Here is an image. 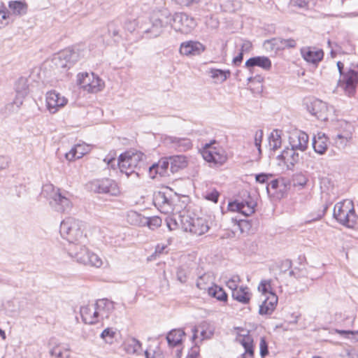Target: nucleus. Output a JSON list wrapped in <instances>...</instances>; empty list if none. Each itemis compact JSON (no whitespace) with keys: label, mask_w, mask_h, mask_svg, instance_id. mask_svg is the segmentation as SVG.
I'll list each match as a JSON object with an SVG mask.
<instances>
[{"label":"nucleus","mask_w":358,"mask_h":358,"mask_svg":"<svg viewBox=\"0 0 358 358\" xmlns=\"http://www.w3.org/2000/svg\"><path fill=\"white\" fill-rule=\"evenodd\" d=\"M83 229L84 225L81 221L69 217L61 222L59 233L61 236L69 242L70 246L85 242L86 236L83 234Z\"/></svg>","instance_id":"f257e3e1"},{"label":"nucleus","mask_w":358,"mask_h":358,"mask_svg":"<svg viewBox=\"0 0 358 358\" xmlns=\"http://www.w3.org/2000/svg\"><path fill=\"white\" fill-rule=\"evenodd\" d=\"M143 154L141 152L128 151L121 154L118 159V166L120 171L129 176L138 178V170L143 164Z\"/></svg>","instance_id":"f03ea898"},{"label":"nucleus","mask_w":358,"mask_h":358,"mask_svg":"<svg viewBox=\"0 0 358 358\" xmlns=\"http://www.w3.org/2000/svg\"><path fill=\"white\" fill-rule=\"evenodd\" d=\"M83 50L79 48H67L54 55L52 67L57 70L69 69L71 66L84 56Z\"/></svg>","instance_id":"7ed1b4c3"},{"label":"nucleus","mask_w":358,"mask_h":358,"mask_svg":"<svg viewBox=\"0 0 358 358\" xmlns=\"http://www.w3.org/2000/svg\"><path fill=\"white\" fill-rule=\"evenodd\" d=\"M334 217L341 224L352 228L357 224V215L351 201L337 203L334 209Z\"/></svg>","instance_id":"20e7f679"},{"label":"nucleus","mask_w":358,"mask_h":358,"mask_svg":"<svg viewBox=\"0 0 358 358\" xmlns=\"http://www.w3.org/2000/svg\"><path fill=\"white\" fill-rule=\"evenodd\" d=\"M51 190V192H43L46 195L50 207L59 213L68 212L72 207L69 198L63 195L59 189H55L52 185L45 187V192Z\"/></svg>","instance_id":"39448f33"},{"label":"nucleus","mask_w":358,"mask_h":358,"mask_svg":"<svg viewBox=\"0 0 358 358\" xmlns=\"http://www.w3.org/2000/svg\"><path fill=\"white\" fill-rule=\"evenodd\" d=\"M180 221L181 227L185 231H189L197 236L205 234L209 229L208 222L203 217H192L184 213L180 215Z\"/></svg>","instance_id":"423d86ee"},{"label":"nucleus","mask_w":358,"mask_h":358,"mask_svg":"<svg viewBox=\"0 0 358 358\" xmlns=\"http://www.w3.org/2000/svg\"><path fill=\"white\" fill-rule=\"evenodd\" d=\"M170 19L171 13L167 10L154 13L150 19L151 27L145 28L144 31L149 34L150 37H157L162 33L164 27L170 25Z\"/></svg>","instance_id":"0eeeda50"},{"label":"nucleus","mask_w":358,"mask_h":358,"mask_svg":"<svg viewBox=\"0 0 358 358\" xmlns=\"http://www.w3.org/2000/svg\"><path fill=\"white\" fill-rule=\"evenodd\" d=\"M87 186L90 191L94 193L117 196L120 192L117 183L110 178L94 180L90 182Z\"/></svg>","instance_id":"6e6552de"},{"label":"nucleus","mask_w":358,"mask_h":358,"mask_svg":"<svg viewBox=\"0 0 358 358\" xmlns=\"http://www.w3.org/2000/svg\"><path fill=\"white\" fill-rule=\"evenodd\" d=\"M170 25L176 31L184 34H188L195 28V20L185 13H176L171 15Z\"/></svg>","instance_id":"1a4fd4ad"},{"label":"nucleus","mask_w":358,"mask_h":358,"mask_svg":"<svg viewBox=\"0 0 358 358\" xmlns=\"http://www.w3.org/2000/svg\"><path fill=\"white\" fill-rule=\"evenodd\" d=\"M78 84L80 87L90 93H96L102 90L104 83L93 73H82L78 75Z\"/></svg>","instance_id":"9d476101"},{"label":"nucleus","mask_w":358,"mask_h":358,"mask_svg":"<svg viewBox=\"0 0 358 358\" xmlns=\"http://www.w3.org/2000/svg\"><path fill=\"white\" fill-rule=\"evenodd\" d=\"M215 143V141L206 143L201 150V155L206 162L215 166H221L225 163L227 157L221 148L213 146Z\"/></svg>","instance_id":"9b49d317"},{"label":"nucleus","mask_w":358,"mask_h":358,"mask_svg":"<svg viewBox=\"0 0 358 358\" xmlns=\"http://www.w3.org/2000/svg\"><path fill=\"white\" fill-rule=\"evenodd\" d=\"M357 84L358 72L348 69L338 80V87L341 88L346 95L352 96L356 92Z\"/></svg>","instance_id":"f8f14e48"},{"label":"nucleus","mask_w":358,"mask_h":358,"mask_svg":"<svg viewBox=\"0 0 358 358\" xmlns=\"http://www.w3.org/2000/svg\"><path fill=\"white\" fill-rule=\"evenodd\" d=\"M288 140L290 146L299 151L304 152L308 148L309 136L304 131L292 130L289 132Z\"/></svg>","instance_id":"ddd939ff"},{"label":"nucleus","mask_w":358,"mask_h":358,"mask_svg":"<svg viewBox=\"0 0 358 358\" xmlns=\"http://www.w3.org/2000/svg\"><path fill=\"white\" fill-rule=\"evenodd\" d=\"M248 199L244 201L235 200L229 203V210L241 213L248 217L253 214L255 211L256 202L252 200L248 193H247Z\"/></svg>","instance_id":"4468645a"},{"label":"nucleus","mask_w":358,"mask_h":358,"mask_svg":"<svg viewBox=\"0 0 358 358\" xmlns=\"http://www.w3.org/2000/svg\"><path fill=\"white\" fill-rule=\"evenodd\" d=\"M206 50L203 44L197 41H187L182 42L179 48V52L185 56H196L201 55Z\"/></svg>","instance_id":"2eb2a0df"},{"label":"nucleus","mask_w":358,"mask_h":358,"mask_svg":"<svg viewBox=\"0 0 358 358\" xmlns=\"http://www.w3.org/2000/svg\"><path fill=\"white\" fill-rule=\"evenodd\" d=\"M164 143L171 148L179 152H185L192 147V141L186 137L166 136Z\"/></svg>","instance_id":"dca6fc26"},{"label":"nucleus","mask_w":358,"mask_h":358,"mask_svg":"<svg viewBox=\"0 0 358 358\" xmlns=\"http://www.w3.org/2000/svg\"><path fill=\"white\" fill-rule=\"evenodd\" d=\"M67 99L62 96L56 91L48 92L46 94V103L48 110L51 113H55L60 108L64 106Z\"/></svg>","instance_id":"f3484780"},{"label":"nucleus","mask_w":358,"mask_h":358,"mask_svg":"<svg viewBox=\"0 0 358 358\" xmlns=\"http://www.w3.org/2000/svg\"><path fill=\"white\" fill-rule=\"evenodd\" d=\"M153 202L155 206L164 214L170 213L173 210V201L164 192H158L155 193Z\"/></svg>","instance_id":"a211bd4d"},{"label":"nucleus","mask_w":358,"mask_h":358,"mask_svg":"<svg viewBox=\"0 0 358 358\" xmlns=\"http://www.w3.org/2000/svg\"><path fill=\"white\" fill-rule=\"evenodd\" d=\"M94 304L99 322L108 319L114 310V303L107 299H99Z\"/></svg>","instance_id":"6ab92c4d"},{"label":"nucleus","mask_w":358,"mask_h":358,"mask_svg":"<svg viewBox=\"0 0 358 358\" xmlns=\"http://www.w3.org/2000/svg\"><path fill=\"white\" fill-rule=\"evenodd\" d=\"M266 48L271 50H284L285 48H293L296 45V42L293 38H273L265 42Z\"/></svg>","instance_id":"aec40b11"},{"label":"nucleus","mask_w":358,"mask_h":358,"mask_svg":"<svg viewBox=\"0 0 358 358\" xmlns=\"http://www.w3.org/2000/svg\"><path fill=\"white\" fill-rule=\"evenodd\" d=\"M303 58L308 62L317 64L324 57V52L316 48H303L301 50Z\"/></svg>","instance_id":"412c9836"},{"label":"nucleus","mask_w":358,"mask_h":358,"mask_svg":"<svg viewBox=\"0 0 358 358\" xmlns=\"http://www.w3.org/2000/svg\"><path fill=\"white\" fill-rule=\"evenodd\" d=\"M80 315L85 324H94L99 322L95 304H88L80 308Z\"/></svg>","instance_id":"4be33fe9"},{"label":"nucleus","mask_w":358,"mask_h":358,"mask_svg":"<svg viewBox=\"0 0 358 358\" xmlns=\"http://www.w3.org/2000/svg\"><path fill=\"white\" fill-rule=\"evenodd\" d=\"M69 255L74 258L78 262L83 264V259L84 257H87L90 252L83 245V243H79L76 244L70 245L67 248Z\"/></svg>","instance_id":"5701e85b"},{"label":"nucleus","mask_w":358,"mask_h":358,"mask_svg":"<svg viewBox=\"0 0 358 358\" xmlns=\"http://www.w3.org/2000/svg\"><path fill=\"white\" fill-rule=\"evenodd\" d=\"M278 301L277 295L275 293H271V295L267 296L259 306V313L260 315H271L275 310Z\"/></svg>","instance_id":"b1692460"},{"label":"nucleus","mask_w":358,"mask_h":358,"mask_svg":"<svg viewBox=\"0 0 358 358\" xmlns=\"http://www.w3.org/2000/svg\"><path fill=\"white\" fill-rule=\"evenodd\" d=\"M296 150V149L292 147L290 148H287L279 156L283 162L287 164V167H289V166H294V164L299 161V155Z\"/></svg>","instance_id":"393cba45"},{"label":"nucleus","mask_w":358,"mask_h":358,"mask_svg":"<svg viewBox=\"0 0 358 358\" xmlns=\"http://www.w3.org/2000/svg\"><path fill=\"white\" fill-rule=\"evenodd\" d=\"M90 150V148L88 145L83 144H77L71 150L66 153L65 157L67 160L72 161L76 159H80L83 157L85 155L88 153Z\"/></svg>","instance_id":"a878e982"},{"label":"nucleus","mask_w":358,"mask_h":358,"mask_svg":"<svg viewBox=\"0 0 358 358\" xmlns=\"http://www.w3.org/2000/svg\"><path fill=\"white\" fill-rule=\"evenodd\" d=\"M170 165L168 158L162 159L157 163L152 164L149 168V173L152 178H155L157 174L161 176H166L167 169Z\"/></svg>","instance_id":"bb28decb"},{"label":"nucleus","mask_w":358,"mask_h":358,"mask_svg":"<svg viewBox=\"0 0 358 358\" xmlns=\"http://www.w3.org/2000/svg\"><path fill=\"white\" fill-rule=\"evenodd\" d=\"M215 277L210 272H206L199 275L196 280V285L201 289L209 291V289L215 285Z\"/></svg>","instance_id":"cd10ccee"},{"label":"nucleus","mask_w":358,"mask_h":358,"mask_svg":"<svg viewBox=\"0 0 358 358\" xmlns=\"http://www.w3.org/2000/svg\"><path fill=\"white\" fill-rule=\"evenodd\" d=\"M286 189V186L284 183L283 180L275 179L273 180L266 186V191L268 194L276 195L278 197L283 196Z\"/></svg>","instance_id":"c85d7f7f"},{"label":"nucleus","mask_w":358,"mask_h":358,"mask_svg":"<svg viewBox=\"0 0 358 358\" xmlns=\"http://www.w3.org/2000/svg\"><path fill=\"white\" fill-rule=\"evenodd\" d=\"M245 66L248 68L259 66L264 70H269L271 67V62L267 57L258 56L248 59L245 62Z\"/></svg>","instance_id":"c756f323"},{"label":"nucleus","mask_w":358,"mask_h":358,"mask_svg":"<svg viewBox=\"0 0 358 358\" xmlns=\"http://www.w3.org/2000/svg\"><path fill=\"white\" fill-rule=\"evenodd\" d=\"M313 147L315 152L323 155L327 150V138L324 134L318 133L313 138Z\"/></svg>","instance_id":"7c9ffc66"},{"label":"nucleus","mask_w":358,"mask_h":358,"mask_svg":"<svg viewBox=\"0 0 358 358\" xmlns=\"http://www.w3.org/2000/svg\"><path fill=\"white\" fill-rule=\"evenodd\" d=\"M170 169L172 173L178 172L187 166V159L185 155H174L169 158Z\"/></svg>","instance_id":"2f4dec72"},{"label":"nucleus","mask_w":358,"mask_h":358,"mask_svg":"<svg viewBox=\"0 0 358 358\" xmlns=\"http://www.w3.org/2000/svg\"><path fill=\"white\" fill-rule=\"evenodd\" d=\"M238 342L244 348L245 352L242 354V358L254 357V345L253 338L252 336H245L238 338Z\"/></svg>","instance_id":"473e14b6"},{"label":"nucleus","mask_w":358,"mask_h":358,"mask_svg":"<svg viewBox=\"0 0 358 358\" xmlns=\"http://www.w3.org/2000/svg\"><path fill=\"white\" fill-rule=\"evenodd\" d=\"M327 110V105L324 102L320 100H316L311 104V109L310 112L319 120H326Z\"/></svg>","instance_id":"72a5a7b5"},{"label":"nucleus","mask_w":358,"mask_h":358,"mask_svg":"<svg viewBox=\"0 0 358 358\" xmlns=\"http://www.w3.org/2000/svg\"><path fill=\"white\" fill-rule=\"evenodd\" d=\"M232 297L243 304H248L250 301L251 293L248 287H240L232 292Z\"/></svg>","instance_id":"f704fd0d"},{"label":"nucleus","mask_w":358,"mask_h":358,"mask_svg":"<svg viewBox=\"0 0 358 358\" xmlns=\"http://www.w3.org/2000/svg\"><path fill=\"white\" fill-rule=\"evenodd\" d=\"M184 336L185 332L182 329H173L168 334L166 340L170 346L175 347L181 343Z\"/></svg>","instance_id":"c9c22d12"},{"label":"nucleus","mask_w":358,"mask_h":358,"mask_svg":"<svg viewBox=\"0 0 358 358\" xmlns=\"http://www.w3.org/2000/svg\"><path fill=\"white\" fill-rule=\"evenodd\" d=\"M124 350L130 355H140L143 352L141 343L134 338L124 343Z\"/></svg>","instance_id":"e433bc0d"},{"label":"nucleus","mask_w":358,"mask_h":358,"mask_svg":"<svg viewBox=\"0 0 358 358\" xmlns=\"http://www.w3.org/2000/svg\"><path fill=\"white\" fill-rule=\"evenodd\" d=\"M282 131L274 129L268 137V145L271 150H275L280 148L282 144Z\"/></svg>","instance_id":"4c0bfd02"},{"label":"nucleus","mask_w":358,"mask_h":358,"mask_svg":"<svg viewBox=\"0 0 358 358\" xmlns=\"http://www.w3.org/2000/svg\"><path fill=\"white\" fill-rule=\"evenodd\" d=\"M127 221L129 224L134 226H145V217L136 211L131 210L127 213Z\"/></svg>","instance_id":"58836bf2"},{"label":"nucleus","mask_w":358,"mask_h":358,"mask_svg":"<svg viewBox=\"0 0 358 358\" xmlns=\"http://www.w3.org/2000/svg\"><path fill=\"white\" fill-rule=\"evenodd\" d=\"M15 92L17 96L24 98L29 94L28 80L26 78H20L15 83Z\"/></svg>","instance_id":"ea45409f"},{"label":"nucleus","mask_w":358,"mask_h":358,"mask_svg":"<svg viewBox=\"0 0 358 358\" xmlns=\"http://www.w3.org/2000/svg\"><path fill=\"white\" fill-rule=\"evenodd\" d=\"M209 73L215 82L223 83L230 76L231 71L229 70L223 71L221 69H211L209 71Z\"/></svg>","instance_id":"a19ab883"},{"label":"nucleus","mask_w":358,"mask_h":358,"mask_svg":"<svg viewBox=\"0 0 358 358\" xmlns=\"http://www.w3.org/2000/svg\"><path fill=\"white\" fill-rule=\"evenodd\" d=\"M208 294L209 296L221 301H226L227 300V293L222 287L215 284L209 289Z\"/></svg>","instance_id":"79ce46f5"},{"label":"nucleus","mask_w":358,"mask_h":358,"mask_svg":"<svg viewBox=\"0 0 358 358\" xmlns=\"http://www.w3.org/2000/svg\"><path fill=\"white\" fill-rule=\"evenodd\" d=\"M70 352L71 350L69 345L63 348H59V346H55L50 350V354L51 356H55L56 358H70Z\"/></svg>","instance_id":"37998d69"},{"label":"nucleus","mask_w":358,"mask_h":358,"mask_svg":"<svg viewBox=\"0 0 358 358\" xmlns=\"http://www.w3.org/2000/svg\"><path fill=\"white\" fill-rule=\"evenodd\" d=\"M83 264L85 265H90L99 268L103 264L101 259L95 253L90 252L87 255V257H84L83 259Z\"/></svg>","instance_id":"c03bdc74"},{"label":"nucleus","mask_w":358,"mask_h":358,"mask_svg":"<svg viewBox=\"0 0 358 358\" xmlns=\"http://www.w3.org/2000/svg\"><path fill=\"white\" fill-rule=\"evenodd\" d=\"M9 8L15 15H22L27 12V5L18 1H10Z\"/></svg>","instance_id":"a18cd8bd"},{"label":"nucleus","mask_w":358,"mask_h":358,"mask_svg":"<svg viewBox=\"0 0 358 358\" xmlns=\"http://www.w3.org/2000/svg\"><path fill=\"white\" fill-rule=\"evenodd\" d=\"M162 220L158 216L145 217V226H148L150 229L155 230L162 225Z\"/></svg>","instance_id":"49530a36"},{"label":"nucleus","mask_w":358,"mask_h":358,"mask_svg":"<svg viewBox=\"0 0 358 358\" xmlns=\"http://www.w3.org/2000/svg\"><path fill=\"white\" fill-rule=\"evenodd\" d=\"M258 290L264 294H268V296H270L271 293H274L271 287V280H262L258 286Z\"/></svg>","instance_id":"de8ad7c7"},{"label":"nucleus","mask_w":358,"mask_h":358,"mask_svg":"<svg viewBox=\"0 0 358 358\" xmlns=\"http://www.w3.org/2000/svg\"><path fill=\"white\" fill-rule=\"evenodd\" d=\"M352 134L350 131L338 134L335 138L336 143L344 146L352 139Z\"/></svg>","instance_id":"09e8293b"},{"label":"nucleus","mask_w":358,"mask_h":358,"mask_svg":"<svg viewBox=\"0 0 358 358\" xmlns=\"http://www.w3.org/2000/svg\"><path fill=\"white\" fill-rule=\"evenodd\" d=\"M336 332L345 338H349L353 341H358V331H345L336 329Z\"/></svg>","instance_id":"8fccbe9b"},{"label":"nucleus","mask_w":358,"mask_h":358,"mask_svg":"<svg viewBox=\"0 0 358 358\" xmlns=\"http://www.w3.org/2000/svg\"><path fill=\"white\" fill-rule=\"evenodd\" d=\"M115 334V331L112 329L106 328L101 334V338H103L106 343L111 344Z\"/></svg>","instance_id":"3c124183"},{"label":"nucleus","mask_w":358,"mask_h":358,"mask_svg":"<svg viewBox=\"0 0 358 358\" xmlns=\"http://www.w3.org/2000/svg\"><path fill=\"white\" fill-rule=\"evenodd\" d=\"M263 131L262 130H258L256 131L255 134V145L257 147L259 153L261 154V143L263 138Z\"/></svg>","instance_id":"603ef678"},{"label":"nucleus","mask_w":358,"mask_h":358,"mask_svg":"<svg viewBox=\"0 0 358 358\" xmlns=\"http://www.w3.org/2000/svg\"><path fill=\"white\" fill-rule=\"evenodd\" d=\"M259 348H260V355L262 356V357H264L266 355H267L268 354V344L266 341L265 338H264V337H262L260 338Z\"/></svg>","instance_id":"864d4df0"},{"label":"nucleus","mask_w":358,"mask_h":358,"mask_svg":"<svg viewBox=\"0 0 358 358\" xmlns=\"http://www.w3.org/2000/svg\"><path fill=\"white\" fill-rule=\"evenodd\" d=\"M219 195H220L219 192L217 190L213 189L211 192H207L204 195V198L208 201H211L214 203H217L218 201Z\"/></svg>","instance_id":"5fc2aeb1"},{"label":"nucleus","mask_w":358,"mask_h":358,"mask_svg":"<svg viewBox=\"0 0 358 358\" xmlns=\"http://www.w3.org/2000/svg\"><path fill=\"white\" fill-rule=\"evenodd\" d=\"M177 280L181 283H185L187 281V276L185 270L182 268H178L176 273Z\"/></svg>","instance_id":"6e6d98bb"},{"label":"nucleus","mask_w":358,"mask_h":358,"mask_svg":"<svg viewBox=\"0 0 358 358\" xmlns=\"http://www.w3.org/2000/svg\"><path fill=\"white\" fill-rule=\"evenodd\" d=\"M272 177L271 174H266V173H259L257 174L255 176L256 181L257 182L264 184L266 183L269 178Z\"/></svg>","instance_id":"4d7b16f0"},{"label":"nucleus","mask_w":358,"mask_h":358,"mask_svg":"<svg viewBox=\"0 0 358 358\" xmlns=\"http://www.w3.org/2000/svg\"><path fill=\"white\" fill-rule=\"evenodd\" d=\"M292 266V262L289 259L283 260L279 265V268L282 273H285Z\"/></svg>","instance_id":"13d9d810"},{"label":"nucleus","mask_w":358,"mask_h":358,"mask_svg":"<svg viewBox=\"0 0 358 358\" xmlns=\"http://www.w3.org/2000/svg\"><path fill=\"white\" fill-rule=\"evenodd\" d=\"M10 159L7 156L0 155V171L8 167Z\"/></svg>","instance_id":"bf43d9fd"},{"label":"nucleus","mask_w":358,"mask_h":358,"mask_svg":"<svg viewBox=\"0 0 358 358\" xmlns=\"http://www.w3.org/2000/svg\"><path fill=\"white\" fill-rule=\"evenodd\" d=\"M108 29L109 34H112L113 36H117L119 34V29H117L115 22H110L108 24Z\"/></svg>","instance_id":"052dcab7"},{"label":"nucleus","mask_w":358,"mask_h":358,"mask_svg":"<svg viewBox=\"0 0 358 358\" xmlns=\"http://www.w3.org/2000/svg\"><path fill=\"white\" fill-rule=\"evenodd\" d=\"M166 223L167 227L170 231L176 230L178 227V224L175 219L171 218L169 220H167Z\"/></svg>","instance_id":"680f3d73"},{"label":"nucleus","mask_w":358,"mask_h":358,"mask_svg":"<svg viewBox=\"0 0 358 358\" xmlns=\"http://www.w3.org/2000/svg\"><path fill=\"white\" fill-rule=\"evenodd\" d=\"M8 17V13L5 10H0V24L2 25H6L8 24L6 21Z\"/></svg>","instance_id":"e2e57ef3"},{"label":"nucleus","mask_w":358,"mask_h":358,"mask_svg":"<svg viewBox=\"0 0 358 358\" xmlns=\"http://www.w3.org/2000/svg\"><path fill=\"white\" fill-rule=\"evenodd\" d=\"M243 52H241L236 57L233 59V64L235 66H238L243 61Z\"/></svg>","instance_id":"0e129e2a"},{"label":"nucleus","mask_w":358,"mask_h":358,"mask_svg":"<svg viewBox=\"0 0 358 358\" xmlns=\"http://www.w3.org/2000/svg\"><path fill=\"white\" fill-rule=\"evenodd\" d=\"M227 286L230 289H231L232 292L234 291V290H236L238 288H239L240 287H238V285L237 284H236L235 282H234L233 281H231L230 279L227 282Z\"/></svg>","instance_id":"69168bd1"},{"label":"nucleus","mask_w":358,"mask_h":358,"mask_svg":"<svg viewBox=\"0 0 358 358\" xmlns=\"http://www.w3.org/2000/svg\"><path fill=\"white\" fill-rule=\"evenodd\" d=\"M245 336H252L250 335L249 331L245 329H241V331L238 333V336L236 338V341H238V338H244Z\"/></svg>","instance_id":"338daca9"},{"label":"nucleus","mask_w":358,"mask_h":358,"mask_svg":"<svg viewBox=\"0 0 358 358\" xmlns=\"http://www.w3.org/2000/svg\"><path fill=\"white\" fill-rule=\"evenodd\" d=\"M195 0H174L175 2L181 5V6H189Z\"/></svg>","instance_id":"774afa93"}]
</instances>
